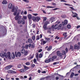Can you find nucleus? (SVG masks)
Returning <instances> with one entry per match:
<instances>
[{
	"instance_id": "nucleus-11",
	"label": "nucleus",
	"mask_w": 80,
	"mask_h": 80,
	"mask_svg": "<svg viewBox=\"0 0 80 80\" xmlns=\"http://www.w3.org/2000/svg\"><path fill=\"white\" fill-rule=\"evenodd\" d=\"M67 52L65 51H62V55H65L64 57V58H65L66 57V54H67Z\"/></svg>"
},
{
	"instance_id": "nucleus-55",
	"label": "nucleus",
	"mask_w": 80,
	"mask_h": 80,
	"mask_svg": "<svg viewBox=\"0 0 80 80\" xmlns=\"http://www.w3.org/2000/svg\"><path fill=\"white\" fill-rule=\"evenodd\" d=\"M59 10V8H55L53 9V10Z\"/></svg>"
},
{
	"instance_id": "nucleus-35",
	"label": "nucleus",
	"mask_w": 80,
	"mask_h": 80,
	"mask_svg": "<svg viewBox=\"0 0 80 80\" xmlns=\"http://www.w3.org/2000/svg\"><path fill=\"white\" fill-rule=\"evenodd\" d=\"M36 30H37V34H38V33L39 32V29L38 28H37L36 29Z\"/></svg>"
},
{
	"instance_id": "nucleus-56",
	"label": "nucleus",
	"mask_w": 80,
	"mask_h": 80,
	"mask_svg": "<svg viewBox=\"0 0 80 80\" xmlns=\"http://www.w3.org/2000/svg\"><path fill=\"white\" fill-rule=\"evenodd\" d=\"M67 32H65L63 34V36H65L66 35H67Z\"/></svg>"
},
{
	"instance_id": "nucleus-32",
	"label": "nucleus",
	"mask_w": 80,
	"mask_h": 80,
	"mask_svg": "<svg viewBox=\"0 0 80 80\" xmlns=\"http://www.w3.org/2000/svg\"><path fill=\"white\" fill-rule=\"evenodd\" d=\"M49 23H50V22H49L48 21H46L45 22L44 25H48V24H49Z\"/></svg>"
},
{
	"instance_id": "nucleus-5",
	"label": "nucleus",
	"mask_w": 80,
	"mask_h": 80,
	"mask_svg": "<svg viewBox=\"0 0 80 80\" xmlns=\"http://www.w3.org/2000/svg\"><path fill=\"white\" fill-rule=\"evenodd\" d=\"M57 55L59 57H61V58H62L63 57V54L60 52L58 51L57 52Z\"/></svg>"
},
{
	"instance_id": "nucleus-58",
	"label": "nucleus",
	"mask_w": 80,
	"mask_h": 80,
	"mask_svg": "<svg viewBox=\"0 0 80 80\" xmlns=\"http://www.w3.org/2000/svg\"><path fill=\"white\" fill-rule=\"evenodd\" d=\"M33 15H34V16H38V14L37 13H35V14H33Z\"/></svg>"
},
{
	"instance_id": "nucleus-20",
	"label": "nucleus",
	"mask_w": 80,
	"mask_h": 80,
	"mask_svg": "<svg viewBox=\"0 0 80 80\" xmlns=\"http://www.w3.org/2000/svg\"><path fill=\"white\" fill-rule=\"evenodd\" d=\"M44 38L47 42H50V38Z\"/></svg>"
},
{
	"instance_id": "nucleus-64",
	"label": "nucleus",
	"mask_w": 80,
	"mask_h": 80,
	"mask_svg": "<svg viewBox=\"0 0 80 80\" xmlns=\"http://www.w3.org/2000/svg\"><path fill=\"white\" fill-rule=\"evenodd\" d=\"M56 38H57V40H58V39H59V38H60L58 37V36H56L55 37Z\"/></svg>"
},
{
	"instance_id": "nucleus-9",
	"label": "nucleus",
	"mask_w": 80,
	"mask_h": 80,
	"mask_svg": "<svg viewBox=\"0 0 80 80\" xmlns=\"http://www.w3.org/2000/svg\"><path fill=\"white\" fill-rule=\"evenodd\" d=\"M68 23V20H65L64 21V22H62V24L63 25H67Z\"/></svg>"
},
{
	"instance_id": "nucleus-41",
	"label": "nucleus",
	"mask_w": 80,
	"mask_h": 80,
	"mask_svg": "<svg viewBox=\"0 0 80 80\" xmlns=\"http://www.w3.org/2000/svg\"><path fill=\"white\" fill-rule=\"evenodd\" d=\"M70 49H74V47H73V46H70Z\"/></svg>"
},
{
	"instance_id": "nucleus-63",
	"label": "nucleus",
	"mask_w": 80,
	"mask_h": 80,
	"mask_svg": "<svg viewBox=\"0 0 80 80\" xmlns=\"http://www.w3.org/2000/svg\"><path fill=\"white\" fill-rule=\"evenodd\" d=\"M32 27H33V28H35V24H32Z\"/></svg>"
},
{
	"instance_id": "nucleus-44",
	"label": "nucleus",
	"mask_w": 80,
	"mask_h": 80,
	"mask_svg": "<svg viewBox=\"0 0 80 80\" xmlns=\"http://www.w3.org/2000/svg\"><path fill=\"white\" fill-rule=\"evenodd\" d=\"M24 69H25H25H28V68L26 66H24Z\"/></svg>"
},
{
	"instance_id": "nucleus-39",
	"label": "nucleus",
	"mask_w": 80,
	"mask_h": 80,
	"mask_svg": "<svg viewBox=\"0 0 80 80\" xmlns=\"http://www.w3.org/2000/svg\"><path fill=\"white\" fill-rule=\"evenodd\" d=\"M32 38L33 40H35V36H33L32 37Z\"/></svg>"
},
{
	"instance_id": "nucleus-17",
	"label": "nucleus",
	"mask_w": 80,
	"mask_h": 80,
	"mask_svg": "<svg viewBox=\"0 0 80 80\" xmlns=\"http://www.w3.org/2000/svg\"><path fill=\"white\" fill-rule=\"evenodd\" d=\"M52 47L51 46H49L48 48L47 49V50L48 51V52H50V50L52 49Z\"/></svg>"
},
{
	"instance_id": "nucleus-2",
	"label": "nucleus",
	"mask_w": 80,
	"mask_h": 80,
	"mask_svg": "<svg viewBox=\"0 0 80 80\" xmlns=\"http://www.w3.org/2000/svg\"><path fill=\"white\" fill-rule=\"evenodd\" d=\"M10 54V52H8L7 54L6 52H4V53H1L0 56L2 58H4L5 57V58H8L9 59H11Z\"/></svg>"
},
{
	"instance_id": "nucleus-16",
	"label": "nucleus",
	"mask_w": 80,
	"mask_h": 80,
	"mask_svg": "<svg viewBox=\"0 0 80 80\" xmlns=\"http://www.w3.org/2000/svg\"><path fill=\"white\" fill-rule=\"evenodd\" d=\"M12 8V4L11 3H10L8 5V8L9 9H11Z\"/></svg>"
},
{
	"instance_id": "nucleus-23",
	"label": "nucleus",
	"mask_w": 80,
	"mask_h": 80,
	"mask_svg": "<svg viewBox=\"0 0 80 80\" xmlns=\"http://www.w3.org/2000/svg\"><path fill=\"white\" fill-rule=\"evenodd\" d=\"M50 20H51V21H52L51 22V23H52V22H54V21L55 20V18H51L50 19Z\"/></svg>"
},
{
	"instance_id": "nucleus-33",
	"label": "nucleus",
	"mask_w": 80,
	"mask_h": 80,
	"mask_svg": "<svg viewBox=\"0 0 80 80\" xmlns=\"http://www.w3.org/2000/svg\"><path fill=\"white\" fill-rule=\"evenodd\" d=\"M25 64L26 65H30V62H27L25 63Z\"/></svg>"
},
{
	"instance_id": "nucleus-52",
	"label": "nucleus",
	"mask_w": 80,
	"mask_h": 80,
	"mask_svg": "<svg viewBox=\"0 0 80 80\" xmlns=\"http://www.w3.org/2000/svg\"><path fill=\"white\" fill-rule=\"evenodd\" d=\"M66 17V16L65 15H62V18H65V17Z\"/></svg>"
},
{
	"instance_id": "nucleus-53",
	"label": "nucleus",
	"mask_w": 80,
	"mask_h": 80,
	"mask_svg": "<svg viewBox=\"0 0 80 80\" xmlns=\"http://www.w3.org/2000/svg\"><path fill=\"white\" fill-rule=\"evenodd\" d=\"M18 23L19 24H20V23H21V21H20V20H18Z\"/></svg>"
},
{
	"instance_id": "nucleus-31",
	"label": "nucleus",
	"mask_w": 80,
	"mask_h": 80,
	"mask_svg": "<svg viewBox=\"0 0 80 80\" xmlns=\"http://www.w3.org/2000/svg\"><path fill=\"white\" fill-rule=\"evenodd\" d=\"M62 26V24H60L59 25V26H58V29L60 30V28H61V27Z\"/></svg>"
},
{
	"instance_id": "nucleus-26",
	"label": "nucleus",
	"mask_w": 80,
	"mask_h": 80,
	"mask_svg": "<svg viewBox=\"0 0 80 80\" xmlns=\"http://www.w3.org/2000/svg\"><path fill=\"white\" fill-rule=\"evenodd\" d=\"M50 62L49 59H47L45 61V63H49Z\"/></svg>"
},
{
	"instance_id": "nucleus-28",
	"label": "nucleus",
	"mask_w": 80,
	"mask_h": 80,
	"mask_svg": "<svg viewBox=\"0 0 80 80\" xmlns=\"http://www.w3.org/2000/svg\"><path fill=\"white\" fill-rule=\"evenodd\" d=\"M33 56H32L31 57L28 58V60H31V59H32L33 58Z\"/></svg>"
},
{
	"instance_id": "nucleus-62",
	"label": "nucleus",
	"mask_w": 80,
	"mask_h": 80,
	"mask_svg": "<svg viewBox=\"0 0 80 80\" xmlns=\"http://www.w3.org/2000/svg\"><path fill=\"white\" fill-rule=\"evenodd\" d=\"M42 49H40V50H39L38 52L39 53H40V52H42Z\"/></svg>"
},
{
	"instance_id": "nucleus-42",
	"label": "nucleus",
	"mask_w": 80,
	"mask_h": 80,
	"mask_svg": "<svg viewBox=\"0 0 80 80\" xmlns=\"http://www.w3.org/2000/svg\"><path fill=\"white\" fill-rule=\"evenodd\" d=\"M32 19L33 20V21H34L35 22V21H36V18L33 17L32 18Z\"/></svg>"
},
{
	"instance_id": "nucleus-34",
	"label": "nucleus",
	"mask_w": 80,
	"mask_h": 80,
	"mask_svg": "<svg viewBox=\"0 0 80 80\" xmlns=\"http://www.w3.org/2000/svg\"><path fill=\"white\" fill-rule=\"evenodd\" d=\"M40 39V36H37L36 37V40H39Z\"/></svg>"
},
{
	"instance_id": "nucleus-21",
	"label": "nucleus",
	"mask_w": 80,
	"mask_h": 80,
	"mask_svg": "<svg viewBox=\"0 0 80 80\" xmlns=\"http://www.w3.org/2000/svg\"><path fill=\"white\" fill-rule=\"evenodd\" d=\"M7 1L5 0H3L2 2V4H7Z\"/></svg>"
},
{
	"instance_id": "nucleus-50",
	"label": "nucleus",
	"mask_w": 80,
	"mask_h": 80,
	"mask_svg": "<svg viewBox=\"0 0 80 80\" xmlns=\"http://www.w3.org/2000/svg\"><path fill=\"white\" fill-rule=\"evenodd\" d=\"M25 2H26L27 3H28L29 2V1L28 0H23Z\"/></svg>"
},
{
	"instance_id": "nucleus-7",
	"label": "nucleus",
	"mask_w": 80,
	"mask_h": 80,
	"mask_svg": "<svg viewBox=\"0 0 80 80\" xmlns=\"http://www.w3.org/2000/svg\"><path fill=\"white\" fill-rule=\"evenodd\" d=\"M15 54L16 57H17V56L18 57H21V53L20 52H18L17 53V52H15Z\"/></svg>"
},
{
	"instance_id": "nucleus-38",
	"label": "nucleus",
	"mask_w": 80,
	"mask_h": 80,
	"mask_svg": "<svg viewBox=\"0 0 80 80\" xmlns=\"http://www.w3.org/2000/svg\"><path fill=\"white\" fill-rule=\"evenodd\" d=\"M59 62H55L53 63V65H57V64H58Z\"/></svg>"
},
{
	"instance_id": "nucleus-1",
	"label": "nucleus",
	"mask_w": 80,
	"mask_h": 80,
	"mask_svg": "<svg viewBox=\"0 0 80 80\" xmlns=\"http://www.w3.org/2000/svg\"><path fill=\"white\" fill-rule=\"evenodd\" d=\"M59 30L58 29V24H56L55 26L52 25L51 28H48V32L50 33H52V32H50L52 30L53 31H54V30Z\"/></svg>"
},
{
	"instance_id": "nucleus-57",
	"label": "nucleus",
	"mask_w": 80,
	"mask_h": 80,
	"mask_svg": "<svg viewBox=\"0 0 80 80\" xmlns=\"http://www.w3.org/2000/svg\"><path fill=\"white\" fill-rule=\"evenodd\" d=\"M43 44H45V43H47V42H46V41H43Z\"/></svg>"
},
{
	"instance_id": "nucleus-27",
	"label": "nucleus",
	"mask_w": 80,
	"mask_h": 80,
	"mask_svg": "<svg viewBox=\"0 0 80 80\" xmlns=\"http://www.w3.org/2000/svg\"><path fill=\"white\" fill-rule=\"evenodd\" d=\"M21 52L22 53H25V50L23 49H22L21 50Z\"/></svg>"
},
{
	"instance_id": "nucleus-36",
	"label": "nucleus",
	"mask_w": 80,
	"mask_h": 80,
	"mask_svg": "<svg viewBox=\"0 0 80 80\" xmlns=\"http://www.w3.org/2000/svg\"><path fill=\"white\" fill-rule=\"evenodd\" d=\"M67 27L69 29L70 28H71V25L70 24H68L67 26Z\"/></svg>"
},
{
	"instance_id": "nucleus-15",
	"label": "nucleus",
	"mask_w": 80,
	"mask_h": 80,
	"mask_svg": "<svg viewBox=\"0 0 80 80\" xmlns=\"http://www.w3.org/2000/svg\"><path fill=\"white\" fill-rule=\"evenodd\" d=\"M47 25H45V24L43 26V28H44V30H48V28H47Z\"/></svg>"
},
{
	"instance_id": "nucleus-24",
	"label": "nucleus",
	"mask_w": 80,
	"mask_h": 80,
	"mask_svg": "<svg viewBox=\"0 0 80 80\" xmlns=\"http://www.w3.org/2000/svg\"><path fill=\"white\" fill-rule=\"evenodd\" d=\"M28 17L29 18V19H31L32 18V15L31 14H29L28 15Z\"/></svg>"
},
{
	"instance_id": "nucleus-4",
	"label": "nucleus",
	"mask_w": 80,
	"mask_h": 80,
	"mask_svg": "<svg viewBox=\"0 0 80 80\" xmlns=\"http://www.w3.org/2000/svg\"><path fill=\"white\" fill-rule=\"evenodd\" d=\"M21 12V10H19L18 11V12L17 13L16 16L15 17V20H20L22 16H19V14Z\"/></svg>"
},
{
	"instance_id": "nucleus-43",
	"label": "nucleus",
	"mask_w": 80,
	"mask_h": 80,
	"mask_svg": "<svg viewBox=\"0 0 80 80\" xmlns=\"http://www.w3.org/2000/svg\"><path fill=\"white\" fill-rule=\"evenodd\" d=\"M33 62H34V63H36V62H37V60L36 59V58H35L34 59V60H33Z\"/></svg>"
},
{
	"instance_id": "nucleus-30",
	"label": "nucleus",
	"mask_w": 80,
	"mask_h": 80,
	"mask_svg": "<svg viewBox=\"0 0 80 80\" xmlns=\"http://www.w3.org/2000/svg\"><path fill=\"white\" fill-rule=\"evenodd\" d=\"M50 62H52L54 60V59L52 58H51L49 59Z\"/></svg>"
},
{
	"instance_id": "nucleus-13",
	"label": "nucleus",
	"mask_w": 80,
	"mask_h": 80,
	"mask_svg": "<svg viewBox=\"0 0 80 80\" xmlns=\"http://www.w3.org/2000/svg\"><path fill=\"white\" fill-rule=\"evenodd\" d=\"M40 17H36V22H38L40 20Z\"/></svg>"
},
{
	"instance_id": "nucleus-54",
	"label": "nucleus",
	"mask_w": 80,
	"mask_h": 80,
	"mask_svg": "<svg viewBox=\"0 0 80 80\" xmlns=\"http://www.w3.org/2000/svg\"><path fill=\"white\" fill-rule=\"evenodd\" d=\"M28 44L26 45H25V48H28Z\"/></svg>"
},
{
	"instance_id": "nucleus-6",
	"label": "nucleus",
	"mask_w": 80,
	"mask_h": 80,
	"mask_svg": "<svg viewBox=\"0 0 80 80\" xmlns=\"http://www.w3.org/2000/svg\"><path fill=\"white\" fill-rule=\"evenodd\" d=\"M80 48V45H78L77 44H76L74 45V49L75 50H78Z\"/></svg>"
},
{
	"instance_id": "nucleus-46",
	"label": "nucleus",
	"mask_w": 80,
	"mask_h": 80,
	"mask_svg": "<svg viewBox=\"0 0 80 80\" xmlns=\"http://www.w3.org/2000/svg\"><path fill=\"white\" fill-rule=\"evenodd\" d=\"M69 8L72 9V10H76L74 9V8L72 7H69Z\"/></svg>"
},
{
	"instance_id": "nucleus-3",
	"label": "nucleus",
	"mask_w": 80,
	"mask_h": 80,
	"mask_svg": "<svg viewBox=\"0 0 80 80\" xmlns=\"http://www.w3.org/2000/svg\"><path fill=\"white\" fill-rule=\"evenodd\" d=\"M18 7L17 6L14 7L12 8V12H14L13 13V15L14 16H15L16 15H17V12H18Z\"/></svg>"
},
{
	"instance_id": "nucleus-22",
	"label": "nucleus",
	"mask_w": 80,
	"mask_h": 80,
	"mask_svg": "<svg viewBox=\"0 0 80 80\" xmlns=\"http://www.w3.org/2000/svg\"><path fill=\"white\" fill-rule=\"evenodd\" d=\"M74 74H75V73H74L73 72H72L70 76V78H73V76H74Z\"/></svg>"
},
{
	"instance_id": "nucleus-59",
	"label": "nucleus",
	"mask_w": 80,
	"mask_h": 80,
	"mask_svg": "<svg viewBox=\"0 0 80 80\" xmlns=\"http://www.w3.org/2000/svg\"><path fill=\"white\" fill-rule=\"evenodd\" d=\"M47 8H52V6H48L47 7Z\"/></svg>"
},
{
	"instance_id": "nucleus-61",
	"label": "nucleus",
	"mask_w": 80,
	"mask_h": 80,
	"mask_svg": "<svg viewBox=\"0 0 80 80\" xmlns=\"http://www.w3.org/2000/svg\"><path fill=\"white\" fill-rule=\"evenodd\" d=\"M41 73H46V71H42L41 72Z\"/></svg>"
},
{
	"instance_id": "nucleus-37",
	"label": "nucleus",
	"mask_w": 80,
	"mask_h": 80,
	"mask_svg": "<svg viewBox=\"0 0 80 80\" xmlns=\"http://www.w3.org/2000/svg\"><path fill=\"white\" fill-rule=\"evenodd\" d=\"M43 21H45L47 20V18L46 17H43Z\"/></svg>"
},
{
	"instance_id": "nucleus-40",
	"label": "nucleus",
	"mask_w": 80,
	"mask_h": 80,
	"mask_svg": "<svg viewBox=\"0 0 80 80\" xmlns=\"http://www.w3.org/2000/svg\"><path fill=\"white\" fill-rule=\"evenodd\" d=\"M36 58L37 60L38 59V53H37V54L36 55Z\"/></svg>"
},
{
	"instance_id": "nucleus-49",
	"label": "nucleus",
	"mask_w": 80,
	"mask_h": 80,
	"mask_svg": "<svg viewBox=\"0 0 80 80\" xmlns=\"http://www.w3.org/2000/svg\"><path fill=\"white\" fill-rule=\"evenodd\" d=\"M35 65L33 64L31 65V68H33L35 67Z\"/></svg>"
},
{
	"instance_id": "nucleus-25",
	"label": "nucleus",
	"mask_w": 80,
	"mask_h": 80,
	"mask_svg": "<svg viewBox=\"0 0 80 80\" xmlns=\"http://www.w3.org/2000/svg\"><path fill=\"white\" fill-rule=\"evenodd\" d=\"M28 41L29 43H32V40L31 38H29Z\"/></svg>"
},
{
	"instance_id": "nucleus-51",
	"label": "nucleus",
	"mask_w": 80,
	"mask_h": 80,
	"mask_svg": "<svg viewBox=\"0 0 80 80\" xmlns=\"http://www.w3.org/2000/svg\"><path fill=\"white\" fill-rule=\"evenodd\" d=\"M65 50L66 51V53H68V48H66V49H65Z\"/></svg>"
},
{
	"instance_id": "nucleus-19",
	"label": "nucleus",
	"mask_w": 80,
	"mask_h": 80,
	"mask_svg": "<svg viewBox=\"0 0 80 80\" xmlns=\"http://www.w3.org/2000/svg\"><path fill=\"white\" fill-rule=\"evenodd\" d=\"M11 57L12 58H15V55L14 52L12 53L11 54Z\"/></svg>"
},
{
	"instance_id": "nucleus-45",
	"label": "nucleus",
	"mask_w": 80,
	"mask_h": 80,
	"mask_svg": "<svg viewBox=\"0 0 80 80\" xmlns=\"http://www.w3.org/2000/svg\"><path fill=\"white\" fill-rule=\"evenodd\" d=\"M23 19H24V20H27V16H23Z\"/></svg>"
},
{
	"instance_id": "nucleus-14",
	"label": "nucleus",
	"mask_w": 80,
	"mask_h": 80,
	"mask_svg": "<svg viewBox=\"0 0 80 80\" xmlns=\"http://www.w3.org/2000/svg\"><path fill=\"white\" fill-rule=\"evenodd\" d=\"M11 67H12V66L9 65L6 67V70H9V69H10Z\"/></svg>"
},
{
	"instance_id": "nucleus-12",
	"label": "nucleus",
	"mask_w": 80,
	"mask_h": 80,
	"mask_svg": "<svg viewBox=\"0 0 80 80\" xmlns=\"http://www.w3.org/2000/svg\"><path fill=\"white\" fill-rule=\"evenodd\" d=\"M21 22L22 24V25H24V24H25V19H24L22 18V19L21 20Z\"/></svg>"
},
{
	"instance_id": "nucleus-48",
	"label": "nucleus",
	"mask_w": 80,
	"mask_h": 80,
	"mask_svg": "<svg viewBox=\"0 0 80 80\" xmlns=\"http://www.w3.org/2000/svg\"><path fill=\"white\" fill-rule=\"evenodd\" d=\"M24 53V55L26 56L27 55V54H28V52H27V51H25V52Z\"/></svg>"
},
{
	"instance_id": "nucleus-18",
	"label": "nucleus",
	"mask_w": 80,
	"mask_h": 80,
	"mask_svg": "<svg viewBox=\"0 0 80 80\" xmlns=\"http://www.w3.org/2000/svg\"><path fill=\"white\" fill-rule=\"evenodd\" d=\"M20 72H21V73H22L23 72H26V69H21L20 70H19Z\"/></svg>"
},
{
	"instance_id": "nucleus-60",
	"label": "nucleus",
	"mask_w": 80,
	"mask_h": 80,
	"mask_svg": "<svg viewBox=\"0 0 80 80\" xmlns=\"http://www.w3.org/2000/svg\"><path fill=\"white\" fill-rule=\"evenodd\" d=\"M52 5L54 6H56V3L53 2L52 3Z\"/></svg>"
},
{
	"instance_id": "nucleus-10",
	"label": "nucleus",
	"mask_w": 80,
	"mask_h": 80,
	"mask_svg": "<svg viewBox=\"0 0 80 80\" xmlns=\"http://www.w3.org/2000/svg\"><path fill=\"white\" fill-rule=\"evenodd\" d=\"M72 13L73 14L72 17L75 18V17H77L78 16V14H77L76 13H74L73 11H72Z\"/></svg>"
},
{
	"instance_id": "nucleus-47",
	"label": "nucleus",
	"mask_w": 80,
	"mask_h": 80,
	"mask_svg": "<svg viewBox=\"0 0 80 80\" xmlns=\"http://www.w3.org/2000/svg\"><path fill=\"white\" fill-rule=\"evenodd\" d=\"M52 58H53V59H54H54H55L56 58H57V56H53Z\"/></svg>"
},
{
	"instance_id": "nucleus-8",
	"label": "nucleus",
	"mask_w": 80,
	"mask_h": 80,
	"mask_svg": "<svg viewBox=\"0 0 80 80\" xmlns=\"http://www.w3.org/2000/svg\"><path fill=\"white\" fill-rule=\"evenodd\" d=\"M8 73H16V72L15 71H12V70H9L8 71Z\"/></svg>"
},
{
	"instance_id": "nucleus-29",
	"label": "nucleus",
	"mask_w": 80,
	"mask_h": 80,
	"mask_svg": "<svg viewBox=\"0 0 80 80\" xmlns=\"http://www.w3.org/2000/svg\"><path fill=\"white\" fill-rule=\"evenodd\" d=\"M42 57H43V55L42 53H40L39 56V58H42Z\"/></svg>"
}]
</instances>
